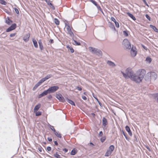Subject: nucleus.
<instances>
[{"label": "nucleus", "mask_w": 158, "mask_h": 158, "mask_svg": "<svg viewBox=\"0 0 158 158\" xmlns=\"http://www.w3.org/2000/svg\"><path fill=\"white\" fill-rule=\"evenodd\" d=\"M107 124V121L106 119L105 118H103L102 119V125L104 126H106Z\"/></svg>", "instance_id": "18"}, {"label": "nucleus", "mask_w": 158, "mask_h": 158, "mask_svg": "<svg viewBox=\"0 0 158 158\" xmlns=\"http://www.w3.org/2000/svg\"><path fill=\"white\" fill-rule=\"evenodd\" d=\"M82 98L83 100H86L87 99L86 97H85V96H82Z\"/></svg>", "instance_id": "52"}, {"label": "nucleus", "mask_w": 158, "mask_h": 158, "mask_svg": "<svg viewBox=\"0 0 158 158\" xmlns=\"http://www.w3.org/2000/svg\"><path fill=\"white\" fill-rule=\"evenodd\" d=\"M39 86V85L37 83L33 88L32 90L34 91Z\"/></svg>", "instance_id": "29"}, {"label": "nucleus", "mask_w": 158, "mask_h": 158, "mask_svg": "<svg viewBox=\"0 0 158 158\" xmlns=\"http://www.w3.org/2000/svg\"><path fill=\"white\" fill-rule=\"evenodd\" d=\"M121 73L123 76L126 79H130V77L132 75L133 73L131 69L127 68L125 69H122Z\"/></svg>", "instance_id": "3"}, {"label": "nucleus", "mask_w": 158, "mask_h": 158, "mask_svg": "<svg viewBox=\"0 0 158 158\" xmlns=\"http://www.w3.org/2000/svg\"><path fill=\"white\" fill-rule=\"evenodd\" d=\"M122 44L124 48L126 49L129 50L131 48V44L127 39H124L123 41Z\"/></svg>", "instance_id": "4"}, {"label": "nucleus", "mask_w": 158, "mask_h": 158, "mask_svg": "<svg viewBox=\"0 0 158 158\" xmlns=\"http://www.w3.org/2000/svg\"><path fill=\"white\" fill-rule=\"evenodd\" d=\"M103 135V133L102 131H101L99 132V134L98 135V136L99 137L102 136Z\"/></svg>", "instance_id": "45"}, {"label": "nucleus", "mask_w": 158, "mask_h": 158, "mask_svg": "<svg viewBox=\"0 0 158 158\" xmlns=\"http://www.w3.org/2000/svg\"><path fill=\"white\" fill-rule=\"evenodd\" d=\"M43 83V82L42 81V80H41V79L37 83V84H38V85H39L40 86L41 84H42Z\"/></svg>", "instance_id": "41"}, {"label": "nucleus", "mask_w": 158, "mask_h": 158, "mask_svg": "<svg viewBox=\"0 0 158 158\" xmlns=\"http://www.w3.org/2000/svg\"><path fill=\"white\" fill-rule=\"evenodd\" d=\"M38 43L39 44V45L42 44L41 40H38Z\"/></svg>", "instance_id": "50"}, {"label": "nucleus", "mask_w": 158, "mask_h": 158, "mask_svg": "<svg viewBox=\"0 0 158 158\" xmlns=\"http://www.w3.org/2000/svg\"><path fill=\"white\" fill-rule=\"evenodd\" d=\"M145 73L144 70H139L135 73H133L130 77V79L136 83H139L142 82Z\"/></svg>", "instance_id": "1"}, {"label": "nucleus", "mask_w": 158, "mask_h": 158, "mask_svg": "<svg viewBox=\"0 0 158 158\" xmlns=\"http://www.w3.org/2000/svg\"><path fill=\"white\" fill-rule=\"evenodd\" d=\"M16 25L15 23L12 24L10 27L6 30V31L7 32H9L15 29L16 27Z\"/></svg>", "instance_id": "10"}, {"label": "nucleus", "mask_w": 158, "mask_h": 158, "mask_svg": "<svg viewBox=\"0 0 158 158\" xmlns=\"http://www.w3.org/2000/svg\"><path fill=\"white\" fill-rule=\"evenodd\" d=\"M77 152V149L75 148H74L71 151L70 154L72 155H74Z\"/></svg>", "instance_id": "22"}, {"label": "nucleus", "mask_w": 158, "mask_h": 158, "mask_svg": "<svg viewBox=\"0 0 158 158\" xmlns=\"http://www.w3.org/2000/svg\"><path fill=\"white\" fill-rule=\"evenodd\" d=\"M47 139L48 140V141H49L50 142H52V139L51 137H48L47 138Z\"/></svg>", "instance_id": "39"}, {"label": "nucleus", "mask_w": 158, "mask_h": 158, "mask_svg": "<svg viewBox=\"0 0 158 158\" xmlns=\"http://www.w3.org/2000/svg\"><path fill=\"white\" fill-rule=\"evenodd\" d=\"M54 134L58 138H59V132L58 131H56V130L53 131Z\"/></svg>", "instance_id": "19"}, {"label": "nucleus", "mask_w": 158, "mask_h": 158, "mask_svg": "<svg viewBox=\"0 0 158 158\" xmlns=\"http://www.w3.org/2000/svg\"><path fill=\"white\" fill-rule=\"evenodd\" d=\"M146 17L149 20H150V17L148 16V15H146Z\"/></svg>", "instance_id": "51"}, {"label": "nucleus", "mask_w": 158, "mask_h": 158, "mask_svg": "<svg viewBox=\"0 0 158 158\" xmlns=\"http://www.w3.org/2000/svg\"><path fill=\"white\" fill-rule=\"evenodd\" d=\"M32 41L34 46L36 48H37L38 47V46L36 41L34 39H33L32 40Z\"/></svg>", "instance_id": "26"}, {"label": "nucleus", "mask_w": 158, "mask_h": 158, "mask_svg": "<svg viewBox=\"0 0 158 158\" xmlns=\"http://www.w3.org/2000/svg\"><path fill=\"white\" fill-rule=\"evenodd\" d=\"M62 96L60 95V102H63L64 101V99L63 97H61Z\"/></svg>", "instance_id": "40"}, {"label": "nucleus", "mask_w": 158, "mask_h": 158, "mask_svg": "<svg viewBox=\"0 0 158 158\" xmlns=\"http://www.w3.org/2000/svg\"><path fill=\"white\" fill-rule=\"evenodd\" d=\"M30 35L29 34H27L25 35L23 38V40L25 42H27L29 39Z\"/></svg>", "instance_id": "16"}, {"label": "nucleus", "mask_w": 158, "mask_h": 158, "mask_svg": "<svg viewBox=\"0 0 158 158\" xmlns=\"http://www.w3.org/2000/svg\"><path fill=\"white\" fill-rule=\"evenodd\" d=\"M46 156H48L49 157H50V158H52V157L51 156H50V155H48V154H46Z\"/></svg>", "instance_id": "62"}, {"label": "nucleus", "mask_w": 158, "mask_h": 158, "mask_svg": "<svg viewBox=\"0 0 158 158\" xmlns=\"http://www.w3.org/2000/svg\"><path fill=\"white\" fill-rule=\"evenodd\" d=\"M48 126L49 127L51 126L49 123H48Z\"/></svg>", "instance_id": "60"}, {"label": "nucleus", "mask_w": 158, "mask_h": 158, "mask_svg": "<svg viewBox=\"0 0 158 158\" xmlns=\"http://www.w3.org/2000/svg\"><path fill=\"white\" fill-rule=\"evenodd\" d=\"M47 98L48 99L51 100L52 98V96L51 94H49L47 96Z\"/></svg>", "instance_id": "36"}, {"label": "nucleus", "mask_w": 158, "mask_h": 158, "mask_svg": "<svg viewBox=\"0 0 158 158\" xmlns=\"http://www.w3.org/2000/svg\"><path fill=\"white\" fill-rule=\"evenodd\" d=\"M111 19L112 20V21H113L114 22H116V20L115 19L113 18V17H111Z\"/></svg>", "instance_id": "49"}, {"label": "nucleus", "mask_w": 158, "mask_h": 158, "mask_svg": "<svg viewBox=\"0 0 158 158\" xmlns=\"http://www.w3.org/2000/svg\"><path fill=\"white\" fill-rule=\"evenodd\" d=\"M106 139V137L105 136L102 137L100 139L101 141L102 142H103Z\"/></svg>", "instance_id": "37"}, {"label": "nucleus", "mask_w": 158, "mask_h": 158, "mask_svg": "<svg viewBox=\"0 0 158 158\" xmlns=\"http://www.w3.org/2000/svg\"><path fill=\"white\" fill-rule=\"evenodd\" d=\"M128 15L133 20L135 21L136 20V18L135 17L131 14L129 12L127 13Z\"/></svg>", "instance_id": "17"}, {"label": "nucleus", "mask_w": 158, "mask_h": 158, "mask_svg": "<svg viewBox=\"0 0 158 158\" xmlns=\"http://www.w3.org/2000/svg\"><path fill=\"white\" fill-rule=\"evenodd\" d=\"M41 80H42V81L44 82V81H46V80H47V79H46V78L45 77H44L42 78L41 79Z\"/></svg>", "instance_id": "46"}, {"label": "nucleus", "mask_w": 158, "mask_h": 158, "mask_svg": "<svg viewBox=\"0 0 158 158\" xmlns=\"http://www.w3.org/2000/svg\"><path fill=\"white\" fill-rule=\"evenodd\" d=\"M153 98L155 100L158 102V93L154 94L153 95Z\"/></svg>", "instance_id": "24"}, {"label": "nucleus", "mask_w": 158, "mask_h": 158, "mask_svg": "<svg viewBox=\"0 0 158 158\" xmlns=\"http://www.w3.org/2000/svg\"><path fill=\"white\" fill-rule=\"evenodd\" d=\"M62 115H63V116L65 118V115L64 114H63V113L62 114Z\"/></svg>", "instance_id": "64"}, {"label": "nucleus", "mask_w": 158, "mask_h": 158, "mask_svg": "<svg viewBox=\"0 0 158 158\" xmlns=\"http://www.w3.org/2000/svg\"><path fill=\"white\" fill-rule=\"evenodd\" d=\"M137 49L136 47H132L130 51V54L132 56H135L137 53Z\"/></svg>", "instance_id": "7"}, {"label": "nucleus", "mask_w": 158, "mask_h": 158, "mask_svg": "<svg viewBox=\"0 0 158 158\" xmlns=\"http://www.w3.org/2000/svg\"><path fill=\"white\" fill-rule=\"evenodd\" d=\"M69 32V34H70L71 35H73V33H72V32H71V31H70Z\"/></svg>", "instance_id": "61"}, {"label": "nucleus", "mask_w": 158, "mask_h": 158, "mask_svg": "<svg viewBox=\"0 0 158 158\" xmlns=\"http://www.w3.org/2000/svg\"><path fill=\"white\" fill-rule=\"evenodd\" d=\"M54 145L56 146H58V143L57 142V141L56 140L54 141Z\"/></svg>", "instance_id": "44"}, {"label": "nucleus", "mask_w": 158, "mask_h": 158, "mask_svg": "<svg viewBox=\"0 0 158 158\" xmlns=\"http://www.w3.org/2000/svg\"><path fill=\"white\" fill-rule=\"evenodd\" d=\"M0 3L5 5L7 3L6 2L3 0H0Z\"/></svg>", "instance_id": "28"}, {"label": "nucleus", "mask_w": 158, "mask_h": 158, "mask_svg": "<svg viewBox=\"0 0 158 158\" xmlns=\"http://www.w3.org/2000/svg\"><path fill=\"white\" fill-rule=\"evenodd\" d=\"M55 97L59 100V92H57L56 93Z\"/></svg>", "instance_id": "33"}, {"label": "nucleus", "mask_w": 158, "mask_h": 158, "mask_svg": "<svg viewBox=\"0 0 158 158\" xmlns=\"http://www.w3.org/2000/svg\"><path fill=\"white\" fill-rule=\"evenodd\" d=\"M59 89V87L57 85H54L49 87L47 90L48 94H50L55 92Z\"/></svg>", "instance_id": "5"}, {"label": "nucleus", "mask_w": 158, "mask_h": 158, "mask_svg": "<svg viewBox=\"0 0 158 158\" xmlns=\"http://www.w3.org/2000/svg\"><path fill=\"white\" fill-rule=\"evenodd\" d=\"M50 129L52 131H53L54 130H55L53 126L51 125L50 127H49Z\"/></svg>", "instance_id": "42"}, {"label": "nucleus", "mask_w": 158, "mask_h": 158, "mask_svg": "<svg viewBox=\"0 0 158 158\" xmlns=\"http://www.w3.org/2000/svg\"><path fill=\"white\" fill-rule=\"evenodd\" d=\"M91 2L93 3L95 6H97V8L99 9L100 10H101V9L100 8V7L98 5H97V3L95 2L93 0H90Z\"/></svg>", "instance_id": "23"}, {"label": "nucleus", "mask_w": 158, "mask_h": 158, "mask_svg": "<svg viewBox=\"0 0 158 158\" xmlns=\"http://www.w3.org/2000/svg\"><path fill=\"white\" fill-rule=\"evenodd\" d=\"M77 89L78 90L80 91L82 89L81 87H77Z\"/></svg>", "instance_id": "54"}, {"label": "nucleus", "mask_w": 158, "mask_h": 158, "mask_svg": "<svg viewBox=\"0 0 158 158\" xmlns=\"http://www.w3.org/2000/svg\"><path fill=\"white\" fill-rule=\"evenodd\" d=\"M56 158H59V154L57 152H56L53 155Z\"/></svg>", "instance_id": "30"}, {"label": "nucleus", "mask_w": 158, "mask_h": 158, "mask_svg": "<svg viewBox=\"0 0 158 158\" xmlns=\"http://www.w3.org/2000/svg\"><path fill=\"white\" fill-rule=\"evenodd\" d=\"M150 27L151 28H152L154 31H155L156 32H158V29L155 26H154L152 25H150Z\"/></svg>", "instance_id": "20"}, {"label": "nucleus", "mask_w": 158, "mask_h": 158, "mask_svg": "<svg viewBox=\"0 0 158 158\" xmlns=\"http://www.w3.org/2000/svg\"><path fill=\"white\" fill-rule=\"evenodd\" d=\"M45 1L47 3L48 5L52 8L53 9H54V7L52 5V4L51 3V2L50 1L48 0H45Z\"/></svg>", "instance_id": "15"}, {"label": "nucleus", "mask_w": 158, "mask_h": 158, "mask_svg": "<svg viewBox=\"0 0 158 158\" xmlns=\"http://www.w3.org/2000/svg\"><path fill=\"white\" fill-rule=\"evenodd\" d=\"M34 113L35 114V115L36 116H39L40 115L42 114V112L41 111H36L35 112H34Z\"/></svg>", "instance_id": "21"}, {"label": "nucleus", "mask_w": 158, "mask_h": 158, "mask_svg": "<svg viewBox=\"0 0 158 158\" xmlns=\"http://www.w3.org/2000/svg\"><path fill=\"white\" fill-rule=\"evenodd\" d=\"M16 35L15 33L11 34L10 35V36L11 37H12Z\"/></svg>", "instance_id": "48"}, {"label": "nucleus", "mask_w": 158, "mask_h": 158, "mask_svg": "<svg viewBox=\"0 0 158 158\" xmlns=\"http://www.w3.org/2000/svg\"><path fill=\"white\" fill-rule=\"evenodd\" d=\"M6 23L9 25L10 24L12 23V21L9 19L8 18L6 19Z\"/></svg>", "instance_id": "25"}, {"label": "nucleus", "mask_w": 158, "mask_h": 158, "mask_svg": "<svg viewBox=\"0 0 158 158\" xmlns=\"http://www.w3.org/2000/svg\"><path fill=\"white\" fill-rule=\"evenodd\" d=\"M48 94V93L47 91V90H45L42 93L39 94L38 98H40L42 97L47 95Z\"/></svg>", "instance_id": "9"}, {"label": "nucleus", "mask_w": 158, "mask_h": 158, "mask_svg": "<svg viewBox=\"0 0 158 158\" xmlns=\"http://www.w3.org/2000/svg\"><path fill=\"white\" fill-rule=\"evenodd\" d=\"M94 97L98 101V99L97 98H95V97H94Z\"/></svg>", "instance_id": "63"}, {"label": "nucleus", "mask_w": 158, "mask_h": 158, "mask_svg": "<svg viewBox=\"0 0 158 158\" xmlns=\"http://www.w3.org/2000/svg\"><path fill=\"white\" fill-rule=\"evenodd\" d=\"M67 102L70 104L73 105L74 106H75V104L74 102L72 100H70L69 99H68L67 100Z\"/></svg>", "instance_id": "27"}, {"label": "nucleus", "mask_w": 158, "mask_h": 158, "mask_svg": "<svg viewBox=\"0 0 158 158\" xmlns=\"http://www.w3.org/2000/svg\"><path fill=\"white\" fill-rule=\"evenodd\" d=\"M63 150L64 152H66L68 151V150L66 148L64 149Z\"/></svg>", "instance_id": "56"}, {"label": "nucleus", "mask_w": 158, "mask_h": 158, "mask_svg": "<svg viewBox=\"0 0 158 158\" xmlns=\"http://www.w3.org/2000/svg\"><path fill=\"white\" fill-rule=\"evenodd\" d=\"M41 106V104L40 103H38L37 105H36L35 106L34 109V112H35L36 111H37L39 108Z\"/></svg>", "instance_id": "11"}, {"label": "nucleus", "mask_w": 158, "mask_h": 158, "mask_svg": "<svg viewBox=\"0 0 158 158\" xmlns=\"http://www.w3.org/2000/svg\"><path fill=\"white\" fill-rule=\"evenodd\" d=\"M115 23V26L116 27H117V28H118L119 27V23L117 22H114Z\"/></svg>", "instance_id": "38"}, {"label": "nucleus", "mask_w": 158, "mask_h": 158, "mask_svg": "<svg viewBox=\"0 0 158 158\" xmlns=\"http://www.w3.org/2000/svg\"><path fill=\"white\" fill-rule=\"evenodd\" d=\"M114 148V146L113 145H110L105 153V156H110L112 153Z\"/></svg>", "instance_id": "6"}, {"label": "nucleus", "mask_w": 158, "mask_h": 158, "mask_svg": "<svg viewBox=\"0 0 158 158\" xmlns=\"http://www.w3.org/2000/svg\"><path fill=\"white\" fill-rule=\"evenodd\" d=\"M89 49L90 51L94 53H98L100 54H102L101 52L98 49H95L92 47H89Z\"/></svg>", "instance_id": "8"}, {"label": "nucleus", "mask_w": 158, "mask_h": 158, "mask_svg": "<svg viewBox=\"0 0 158 158\" xmlns=\"http://www.w3.org/2000/svg\"><path fill=\"white\" fill-rule=\"evenodd\" d=\"M76 44L77 45H80V43H78L77 42H75Z\"/></svg>", "instance_id": "58"}, {"label": "nucleus", "mask_w": 158, "mask_h": 158, "mask_svg": "<svg viewBox=\"0 0 158 158\" xmlns=\"http://www.w3.org/2000/svg\"><path fill=\"white\" fill-rule=\"evenodd\" d=\"M52 150V148L50 146H48L46 148V150L48 151H50Z\"/></svg>", "instance_id": "35"}, {"label": "nucleus", "mask_w": 158, "mask_h": 158, "mask_svg": "<svg viewBox=\"0 0 158 158\" xmlns=\"http://www.w3.org/2000/svg\"><path fill=\"white\" fill-rule=\"evenodd\" d=\"M42 148L41 146H40V147L38 148V150L40 152H41L42 151Z\"/></svg>", "instance_id": "47"}, {"label": "nucleus", "mask_w": 158, "mask_h": 158, "mask_svg": "<svg viewBox=\"0 0 158 158\" xmlns=\"http://www.w3.org/2000/svg\"><path fill=\"white\" fill-rule=\"evenodd\" d=\"M157 78V75L154 72L148 73L145 77V80L148 82L154 81Z\"/></svg>", "instance_id": "2"}, {"label": "nucleus", "mask_w": 158, "mask_h": 158, "mask_svg": "<svg viewBox=\"0 0 158 158\" xmlns=\"http://www.w3.org/2000/svg\"><path fill=\"white\" fill-rule=\"evenodd\" d=\"M52 76V74H48L46 75L45 77L47 80L48 79Z\"/></svg>", "instance_id": "34"}, {"label": "nucleus", "mask_w": 158, "mask_h": 158, "mask_svg": "<svg viewBox=\"0 0 158 158\" xmlns=\"http://www.w3.org/2000/svg\"><path fill=\"white\" fill-rule=\"evenodd\" d=\"M143 2H144V3L146 4V5L148 7H149L148 5L147 4L146 1L145 0H143Z\"/></svg>", "instance_id": "55"}, {"label": "nucleus", "mask_w": 158, "mask_h": 158, "mask_svg": "<svg viewBox=\"0 0 158 158\" xmlns=\"http://www.w3.org/2000/svg\"><path fill=\"white\" fill-rule=\"evenodd\" d=\"M67 48L68 52L72 53L74 52V50L71 46L69 45H68L67 46Z\"/></svg>", "instance_id": "12"}, {"label": "nucleus", "mask_w": 158, "mask_h": 158, "mask_svg": "<svg viewBox=\"0 0 158 158\" xmlns=\"http://www.w3.org/2000/svg\"><path fill=\"white\" fill-rule=\"evenodd\" d=\"M125 129L126 131L128 132L129 134L131 136L132 135V133L129 127L128 126H126L125 127Z\"/></svg>", "instance_id": "13"}, {"label": "nucleus", "mask_w": 158, "mask_h": 158, "mask_svg": "<svg viewBox=\"0 0 158 158\" xmlns=\"http://www.w3.org/2000/svg\"><path fill=\"white\" fill-rule=\"evenodd\" d=\"M15 10L17 14H19V11H18V9L16 8H15Z\"/></svg>", "instance_id": "53"}, {"label": "nucleus", "mask_w": 158, "mask_h": 158, "mask_svg": "<svg viewBox=\"0 0 158 158\" xmlns=\"http://www.w3.org/2000/svg\"><path fill=\"white\" fill-rule=\"evenodd\" d=\"M53 42V40H52L51 39L49 41V42L50 43H52Z\"/></svg>", "instance_id": "57"}, {"label": "nucleus", "mask_w": 158, "mask_h": 158, "mask_svg": "<svg viewBox=\"0 0 158 158\" xmlns=\"http://www.w3.org/2000/svg\"><path fill=\"white\" fill-rule=\"evenodd\" d=\"M107 63L108 65L113 67L115 66V64L110 60H108L107 62Z\"/></svg>", "instance_id": "14"}, {"label": "nucleus", "mask_w": 158, "mask_h": 158, "mask_svg": "<svg viewBox=\"0 0 158 158\" xmlns=\"http://www.w3.org/2000/svg\"><path fill=\"white\" fill-rule=\"evenodd\" d=\"M39 47H40V49L41 50H43V49L44 48V47H43L42 44L40 45Z\"/></svg>", "instance_id": "43"}, {"label": "nucleus", "mask_w": 158, "mask_h": 158, "mask_svg": "<svg viewBox=\"0 0 158 158\" xmlns=\"http://www.w3.org/2000/svg\"><path fill=\"white\" fill-rule=\"evenodd\" d=\"M147 60V62H148V63H150L151 62V60Z\"/></svg>", "instance_id": "59"}, {"label": "nucleus", "mask_w": 158, "mask_h": 158, "mask_svg": "<svg viewBox=\"0 0 158 158\" xmlns=\"http://www.w3.org/2000/svg\"><path fill=\"white\" fill-rule=\"evenodd\" d=\"M54 22L57 25H58L59 24V22L58 19H54Z\"/></svg>", "instance_id": "32"}, {"label": "nucleus", "mask_w": 158, "mask_h": 158, "mask_svg": "<svg viewBox=\"0 0 158 158\" xmlns=\"http://www.w3.org/2000/svg\"><path fill=\"white\" fill-rule=\"evenodd\" d=\"M123 34L124 36L127 37L128 35V34L127 31H123Z\"/></svg>", "instance_id": "31"}]
</instances>
